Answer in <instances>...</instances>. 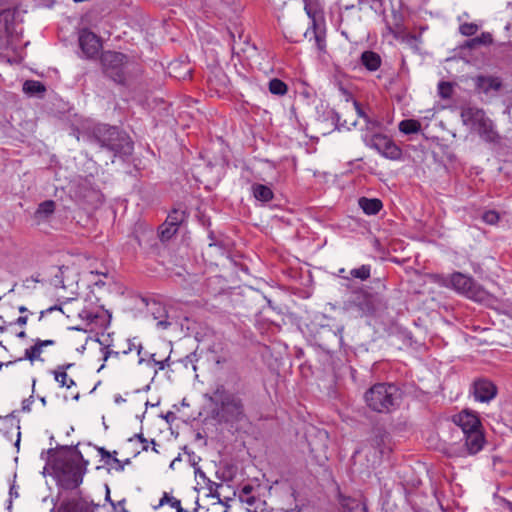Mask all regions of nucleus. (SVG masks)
I'll return each mask as SVG.
<instances>
[{
    "label": "nucleus",
    "mask_w": 512,
    "mask_h": 512,
    "mask_svg": "<svg viewBox=\"0 0 512 512\" xmlns=\"http://www.w3.org/2000/svg\"><path fill=\"white\" fill-rule=\"evenodd\" d=\"M453 422L462 431L458 456L466 457L479 453L486 443L482 423L478 414L465 409L453 416Z\"/></svg>",
    "instance_id": "1"
},
{
    "label": "nucleus",
    "mask_w": 512,
    "mask_h": 512,
    "mask_svg": "<svg viewBox=\"0 0 512 512\" xmlns=\"http://www.w3.org/2000/svg\"><path fill=\"white\" fill-rule=\"evenodd\" d=\"M213 400L217 406V417L221 422L234 425L246 420L243 400L223 385L216 387Z\"/></svg>",
    "instance_id": "2"
},
{
    "label": "nucleus",
    "mask_w": 512,
    "mask_h": 512,
    "mask_svg": "<svg viewBox=\"0 0 512 512\" xmlns=\"http://www.w3.org/2000/svg\"><path fill=\"white\" fill-rule=\"evenodd\" d=\"M366 405L377 413H390L399 406L400 389L392 383H376L364 394Z\"/></svg>",
    "instance_id": "3"
},
{
    "label": "nucleus",
    "mask_w": 512,
    "mask_h": 512,
    "mask_svg": "<svg viewBox=\"0 0 512 512\" xmlns=\"http://www.w3.org/2000/svg\"><path fill=\"white\" fill-rule=\"evenodd\" d=\"M93 140L104 149L117 155H127L133 150L129 137L117 127L100 124L93 129Z\"/></svg>",
    "instance_id": "4"
},
{
    "label": "nucleus",
    "mask_w": 512,
    "mask_h": 512,
    "mask_svg": "<svg viewBox=\"0 0 512 512\" xmlns=\"http://www.w3.org/2000/svg\"><path fill=\"white\" fill-rule=\"evenodd\" d=\"M53 470L58 484L64 489L77 488L85 474V468L74 459H55Z\"/></svg>",
    "instance_id": "5"
},
{
    "label": "nucleus",
    "mask_w": 512,
    "mask_h": 512,
    "mask_svg": "<svg viewBox=\"0 0 512 512\" xmlns=\"http://www.w3.org/2000/svg\"><path fill=\"white\" fill-rule=\"evenodd\" d=\"M443 285L453 289L458 294L476 301H481L484 297V290L481 286L471 276L461 272H454L448 277H445L443 279Z\"/></svg>",
    "instance_id": "6"
},
{
    "label": "nucleus",
    "mask_w": 512,
    "mask_h": 512,
    "mask_svg": "<svg viewBox=\"0 0 512 512\" xmlns=\"http://www.w3.org/2000/svg\"><path fill=\"white\" fill-rule=\"evenodd\" d=\"M104 74L117 84H125L128 57L116 51H105L101 56Z\"/></svg>",
    "instance_id": "7"
},
{
    "label": "nucleus",
    "mask_w": 512,
    "mask_h": 512,
    "mask_svg": "<svg viewBox=\"0 0 512 512\" xmlns=\"http://www.w3.org/2000/svg\"><path fill=\"white\" fill-rule=\"evenodd\" d=\"M365 145L376 150L381 156L389 160H400L401 148L388 136L380 133L363 136Z\"/></svg>",
    "instance_id": "8"
},
{
    "label": "nucleus",
    "mask_w": 512,
    "mask_h": 512,
    "mask_svg": "<svg viewBox=\"0 0 512 512\" xmlns=\"http://www.w3.org/2000/svg\"><path fill=\"white\" fill-rule=\"evenodd\" d=\"M344 308L347 311H355L360 316L371 315L375 310L373 296L363 289H357L344 302Z\"/></svg>",
    "instance_id": "9"
},
{
    "label": "nucleus",
    "mask_w": 512,
    "mask_h": 512,
    "mask_svg": "<svg viewBox=\"0 0 512 512\" xmlns=\"http://www.w3.org/2000/svg\"><path fill=\"white\" fill-rule=\"evenodd\" d=\"M78 40L83 57L87 59L95 58L102 48L100 38L88 29L80 31Z\"/></svg>",
    "instance_id": "10"
},
{
    "label": "nucleus",
    "mask_w": 512,
    "mask_h": 512,
    "mask_svg": "<svg viewBox=\"0 0 512 512\" xmlns=\"http://www.w3.org/2000/svg\"><path fill=\"white\" fill-rule=\"evenodd\" d=\"M473 395L475 400L487 403L496 397L497 387L492 381L480 378L473 383Z\"/></svg>",
    "instance_id": "11"
},
{
    "label": "nucleus",
    "mask_w": 512,
    "mask_h": 512,
    "mask_svg": "<svg viewBox=\"0 0 512 512\" xmlns=\"http://www.w3.org/2000/svg\"><path fill=\"white\" fill-rule=\"evenodd\" d=\"M207 84L210 90L215 91L217 95H221L227 91L229 79L222 68L216 67L210 71L207 78Z\"/></svg>",
    "instance_id": "12"
},
{
    "label": "nucleus",
    "mask_w": 512,
    "mask_h": 512,
    "mask_svg": "<svg viewBox=\"0 0 512 512\" xmlns=\"http://www.w3.org/2000/svg\"><path fill=\"white\" fill-rule=\"evenodd\" d=\"M96 506L93 502L82 497H75L63 501L57 508V512H94Z\"/></svg>",
    "instance_id": "13"
},
{
    "label": "nucleus",
    "mask_w": 512,
    "mask_h": 512,
    "mask_svg": "<svg viewBox=\"0 0 512 512\" xmlns=\"http://www.w3.org/2000/svg\"><path fill=\"white\" fill-rule=\"evenodd\" d=\"M305 13L310 20L309 27L304 34L305 36H307L310 32H312L313 35L326 32L324 8L305 11Z\"/></svg>",
    "instance_id": "14"
},
{
    "label": "nucleus",
    "mask_w": 512,
    "mask_h": 512,
    "mask_svg": "<svg viewBox=\"0 0 512 512\" xmlns=\"http://www.w3.org/2000/svg\"><path fill=\"white\" fill-rule=\"evenodd\" d=\"M460 116L463 124L472 129H475L488 117L483 109L472 106L463 107Z\"/></svg>",
    "instance_id": "15"
},
{
    "label": "nucleus",
    "mask_w": 512,
    "mask_h": 512,
    "mask_svg": "<svg viewBox=\"0 0 512 512\" xmlns=\"http://www.w3.org/2000/svg\"><path fill=\"white\" fill-rule=\"evenodd\" d=\"M474 130L485 142L494 144L500 142V135L496 130L494 122L489 117L485 118Z\"/></svg>",
    "instance_id": "16"
},
{
    "label": "nucleus",
    "mask_w": 512,
    "mask_h": 512,
    "mask_svg": "<svg viewBox=\"0 0 512 512\" xmlns=\"http://www.w3.org/2000/svg\"><path fill=\"white\" fill-rule=\"evenodd\" d=\"M476 89L488 94L490 91H499L502 81L499 77L479 75L475 78Z\"/></svg>",
    "instance_id": "17"
},
{
    "label": "nucleus",
    "mask_w": 512,
    "mask_h": 512,
    "mask_svg": "<svg viewBox=\"0 0 512 512\" xmlns=\"http://www.w3.org/2000/svg\"><path fill=\"white\" fill-rule=\"evenodd\" d=\"M339 504L342 512H368L367 504L358 498L339 495Z\"/></svg>",
    "instance_id": "18"
},
{
    "label": "nucleus",
    "mask_w": 512,
    "mask_h": 512,
    "mask_svg": "<svg viewBox=\"0 0 512 512\" xmlns=\"http://www.w3.org/2000/svg\"><path fill=\"white\" fill-rule=\"evenodd\" d=\"M360 63L370 72L378 70L381 66L382 60L378 53L366 50L361 54Z\"/></svg>",
    "instance_id": "19"
},
{
    "label": "nucleus",
    "mask_w": 512,
    "mask_h": 512,
    "mask_svg": "<svg viewBox=\"0 0 512 512\" xmlns=\"http://www.w3.org/2000/svg\"><path fill=\"white\" fill-rule=\"evenodd\" d=\"M358 205L366 215H376L383 208V203L378 198L360 197Z\"/></svg>",
    "instance_id": "20"
},
{
    "label": "nucleus",
    "mask_w": 512,
    "mask_h": 512,
    "mask_svg": "<svg viewBox=\"0 0 512 512\" xmlns=\"http://www.w3.org/2000/svg\"><path fill=\"white\" fill-rule=\"evenodd\" d=\"M251 193L257 201L262 203L270 202L274 198L271 187L260 183H253L251 185Z\"/></svg>",
    "instance_id": "21"
},
{
    "label": "nucleus",
    "mask_w": 512,
    "mask_h": 512,
    "mask_svg": "<svg viewBox=\"0 0 512 512\" xmlns=\"http://www.w3.org/2000/svg\"><path fill=\"white\" fill-rule=\"evenodd\" d=\"M371 265L363 264L358 268H353L350 270V276H343L344 279L349 280L350 278L359 279L361 281H366L371 276Z\"/></svg>",
    "instance_id": "22"
},
{
    "label": "nucleus",
    "mask_w": 512,
    "mask_h": 512,
    "mask_svg": "<svg viewBox=\"0 0 512 512\" xmlns=\"http://www.w3.org/2000/svg\"><path fill=\"white\" fill-rule=\"evenodd\" d=\"M55 207L56 204L53 200L43 201L38 205L35 216L39 219H46L54 213Z\"/></svg>",
    "instance_id": "23"
},
{
    "label": "nucleus",
    "mask_w": 512,
    "mask_h": 512,
    "mask_svg": "<svg viewBox=\"0 0 512 512\" xmlns=\"http://www.w3.org/2000/svg\"><path fill=\"white\" fill-rule=\"evenodd\" d=\"M398 128L403 134H415L421 130V123L415 119H405L399 123Z\"/></svg>",
    "instance_id": "24"
},
{
    "label": "nucleus",
    "mask_w": 512,
    "mask_h": 512,
    "mask_svg": "<svg viewBox=\"0 0 512 512\" xmlns=\"http://www.w3.org/2000/svg\"><path fill=\"white\" fill-rule=\"evenodd\" d=\"M23 91L28 95L41 94L46 91L45 85L37 80H26L23 84Z\"/></svg>",
    "instance_id": "25"
},
{
    "label": "nucleus",
    "mask_w": 512,
    "mask_h": 512,
    "mask_svg": "<svg viewBox=\"0 0 512 512\" xmlns=\"http://www.w3.org/2000/svg\"><path fill=\"white\" fill-rule=\"evenodd\" d=\"M269 92L273 95L283 96L288 91V86L282 80L273 78L268 83Z\"/></svg>",
    "instance_id": "26"
},
{
    "label": "nucleus",
    "mask_w": 512,
    "mask_h": 512,
    "mask_svg": "<svg viewBox=\"0 0 512 512\" xmlns=\"http://www.w3.org/2000/svg\"><path fill=\"white\" fill-rule=\"evenodd\" d=\"M185 211L181 209H173L166 218V225L180 226L185 219Z\"/></svg>",
    "instance_id": "27"
},
{
    "label": "nucleus",
    "mask_w": 512,
    "mask_h": 512,
    "mask_svg": "<svg viewBox=\"0 0 512 512\" xmlns=\"http://www.w3.org/2000/svg\"><path fill=\"white\" fill-rule=\"evenodd\" d=\"M253 487L245 485L239 492V499L241 502L246 503L249 507H254L257 499L251 495Z\"/></svg>",
    "instance_id": "28"
},
{
    "label": "nucleus",
    "mask_w": 512,
    "mask_h": 512,
    "mask_svg": "<svg viewBox=\"0 0 512 512\" xmlns=\"http://www.w3.org/2000/svg\"><path fill=\"white\" fill-rule=\"evenodd\" d=\"M42 351L43 350L41 349L40 345L35 341V344L33 346L25 350L24 357L19 358L18 361L25 359L33 362L35 360L41 359L40 356Z\"/></svg>",
    "instance_id": "29"
},
{
    "label": "nucleus",
    "mask_w": 512,
    "mask_h": 512,
    "mask_svg": "<svg viewBox=\"0 0 512 512\" xmlns=\"http://www.w3.org/2000/svg\"><path fill=\"white\" fill-rule=\"evenodd\" d=\"M53 374L55 380L59 383L61 387H66L67 389H70L72 386L75 385V381L68 377L67 372L56 369L53 372Z\"/></svg>",
    "instance_id": "30"
},
{
    "label": "nucleus",
    "mask_w": 512,
    "mask_h": 512,
    "mask_svg": "<svg viewBox=\"0 0 512 512\" xmlns=\"http://www.w3.org/2000/svg\"><path fill=\"white\" fill-rule=\"evenodd\" d=\"M136 350L139 356L138 364H142L146 361L145 357L141 356L143 351V346L140 342H137V338L128 340V349L123 351V354H128L131 351Z\"/></svg>",
    "instance_id": "31"
},
{
    "label": "nucleus",
    "mask_w": 512,
    "mask_h": 512,
    "mask_svg": "<svg viewBox=\"0 0 512 512\" xmlns=\"http://www.w3.org/2000/svg\"><path fill=\"white\" fill-rule=\"evenodd\" d=\"M57 449L70 450L71 446L58 445L56 448H49L48 450L43 451L41 453V459L45 460L47 463H51L53 465L54 460L56 459L55 458V453H56Z\"/></svg>",
    "instance_id": "32"
},
{
    "label": "nucleus",
    "mask_w": 512,
    "mask_h": 512,
    "mask_svg": "<svg viewBox=\"0 0 512 512\" xmlns=\"http://www.w3.org/2000/svg\"><path fill=\"white\" fill-rule=\"evenodd\" d=\"M492 43V36L489 33H482L480 36L467 41V46L474 48L477 45H487Z\"/></svg>",
    "instance_id": "33"
},
{
    "label": "nucleus",
    "mask_w": 512,
    "mask_h": 512,
    "mask_svg": "<svg viewBox=\"0 0 512 512\" xmlns=\"http://www.w3.org/2000/svg\"><path fill=\"white\" fill-rule=\"evenodd\" d=\"M114 455L117 454L116 451L113 452ZM130 460L126 459L124 462L113 456L110 460H105V464L110 466L112 469H115L118 472H122L124 470L125 464H129Z\"/></svg>",
    "instance_id": "34"
},
{
    "label": "nucleus",
    "mask_w": 512,
    "mask_h": 512,
    "mask_svg": "<svg viewBox=\"0 0 512 512\" xmlns=\"http://www.w3.org/2000/svg\"><path fill=\"white\" fill-rule=\"evenodd\" d=\"M482 220L486 224L495 225L500 220V215L495 210H487L482 214Z\"/></svg>",
    "instance_id": "35"
},
{
    "label": "nucleus",
    "mask_w": 512,
    "mask_h": 512,
    "mask_svg": "<svg viewBox=\"0 0 512 512\" xmlns=\"http://www.w3.org/2000/svg\"><path fill=\"white\" fill-rule=\"evenodd\" d=\"M438 92L441 98L448 99L452 95V85L449 82L441 81L438 84Z\"/></svg>",
    "instance_id": "36"
},
{
    "label": "nucleus",
    "mask_w": 512,
    "mask_h": 512,
    "mask_svg": "<svg viewBox=\"0 0 512 512\" xmlns=\"http://www.w3.org/2000/svg\"><path fill=\"white\" fill-rule=\"evenodd\" d=\"M459 30L464 36H472L478 31V26L474 23H464L460 25Z\"/></svg>",
    "instance_id": "37"
},
{
    "label": "nucleus",
    "mask_w": 512,
    "mask_h": 512,
    "mask_svg": "<svg viewBox=\"0 0 512 512\" xmlns=\"http://www.w3.org/2000/svg\"><path fill=\"white\" fill-rule=\"evenodd\" d=\"M178 226L166 225V222L161 226V237L163 239H170L178 230Z\"/></svg>",
    "instance_id": "38"
},
{
    "label": "nucleus",
    "mask_w": 512,
    "mask_h": 512,
    "mask_svg": "<svg viewBox=\"0 0 512 512\" xmlns=\"http://www.w3.org/2000/svg\"><path fill=\"white\" fill-rule=\"evenodd\" d=\"M79 317L83 320H86L89 323L98 324V320L101 318L98 314H95L88 310H83L79 313Z\"/></svg>",
    "instance_id": "39"
},
{
    "label": "nucleus",
    "mask_w": 512,
    "mask_h": 512,
    "mask_svg": "<svg viewBox=\"0 0 512 512\" xmlns=\"http://www.w3.org/2000/svg\"><path fill=\"white\" fill-rule=\"evenodd\" d=\"M302 1L304 4V11L324 8V3L322 0H302Z\"/></svg>",
    "instance_id": "40"
},
{
    "label": "nucleus",
    "mask_w": 512,
    "mask_h": 512,
    "mask_svg": "<svg viewBox=\"0 0 512 512\" xmlns=\"http://www.w3.org/2000/svg\"><path fill=\"white\" fill-rule=\"evenodd\" d=\"M180 500L175 497L170 496L168 493H164L162 498L160 499L159 506H163L165 504L170 505L172 508L179 506Z\"/></svg>",
    "instance_id": "41"
},
{
    "label": "nucleus",
    "mask_w": 512,
    "mask_h": 512,
    "mask_svg": "<svg viewBox=\"0 0 512 512\" xmlns=\"http://www.w3.org/2000/svg\"><path fill=\"white\" fill-rule=\"evenodd\" d=\"M316 43V47L319 51H325L326 49V32H322L316 35H313Z\"/></svg>",
    "instance_id": "42"
},
{
    "label": "nucleus",
    "mask_w": 512,
    "mask_h": 512,
    "mask_svg": "<svg viewBox=\"0 0 512 512\" xmlns=\"http://www.w3.org/2000/svg\"><path fill=\"white\" fill-rule=\"evenodd\" d=\"M331 333V336L335 339L337 345L339 347L342 346L343 344V332H344V327L343 326H340L337 328L336 331H329Z\"/></svg>",
    "instance_id": "43"
},
{
    "label": "nucleus",
    "mask_w": 512,
    "mask_h": 512,
    "mask_svg": "<svg viewBox=\"0 0 512 512\" xmlns=\"http://www.w3.org/2000/svg\"><path fill=\"white\" fill-rule=\"evenodd\" d=\"M367 130H375L380 128L381 123L376 119H370L369 117L365 120Z\"/></svg>",
    "instance_id": "44"
},
{
    "label": "nucleus",
    "mask_w": 512,
    "mask_h": 512,
    "mask_svg": "<svg viewBox=\"0 0 512 512\" xmlns=\"http://www.w3.org/2000/svg\"><path fill=\"white\" fill-rule=\"evenodd\" d=\"M34 402L33 395L29 396L28 398L24 399L22 401V411L23 412H30L31 411V405Z\"/></svg>",
    "instance_id": "45"
},
{
    "label": "nucleus",
    "mask_w": 512,
    "mask_h": 512,
    "mask_svg": "<svg viewBox=\"0 0 512 512\" xmlns=\"http://www.w3.org/2000/svg\"><path fill=\"white\" fill-rule=\"evenodd\" d=\"M120 352L109 349L108 347L103 348V360L107 361L109 357H119Z\"/></svg>",
    "instance_id": "46"
},
{
    "label": "nucleus",
    "mask_w": 512,
    "mask_h": 512,
    "mask_svg": "<svg viewBox=\"0 0 512 512\" xmlns=\"http://www.w3.org/2000/svg\"><path fill=\"white\" fill-rule=\"evenodd\" d=\"M125 500H121L119 501L117 504H113V508H114V512H129L126 508H125Z\"/></svg>",
    "instance_id": "47"
},
{
    "label": "nucleus",
    "mask_w": 512,
    "mask_h": 512,
    "mask_svg": "<svg viewBox=\"0 0 512 512\" xmlns=\"http://www.w3.org/2000/svg\"><path fill=\"white\" fill-rule=\"evenodd\" d=\"M98 452L104 462L105 460H110L113 457V455L103 447L98 448Z\"/></svg>",
    "instance_id": "48"
},
{
    "label": "nucleus",
    "mask_w": 512,
    "mask_h": 512,
    "mask_svg": "<svg viewBox=\"0 0 512 512\" xmlns=\"http://www.w3.org/2000/svg\"><path fill=\"white\" fill-rule=\"evenodd\" d=\"M55 310H59V311H62V308L58 305H55V306H51L49 308H47L46 310H42L40 312V315H39V321L42 320V318L44 317V315L48 314V313H51L52 311H55Z\"/></svg>",
    "instance_id": "49"
},
{
    "label": "nucleus",
    "mask_w": 512,
    "mask_h": 512,
    "mask_svg": "<svg viewBox=\"0 0 512 512\" xmlns=\"http://www.w3.org/2000/svg\"><path fill=\"white\" fill-rule=\"evenodd\" d=\"M366 5H369L371 9H375V5H377V3H372V0H358L359 10H362Z\"/></svg>",
    "instance_id": "50"
},
{
    "label": "nucleus",
    "mask_w": 512,
    "mask_h": 512,
    "mask_svg": "<svg viewBox=\"0 0 512 512\" xmlns=\"http://www.w3.org/2000/svg\"><path fill=\"white\" fill-rule=\"evenodd\" d=\"M354 107L359 117L363 118L364 121L369 117L361 108L360 104L357 101H354Z\"/></svg>",
    "instance_id": "51"
},
{
    "label": "nucleus",
    "mask_w": 512,
    "mask_h": 512,
    "mask_svg": "<svg viewBox=\"0 0 512 512\" xmlns=\"http://www.w3.org/2000/svg\"><path fill=\"white\" fill-rule=\"evenodd\" d=\"M331 120L335 123V128H336L337 130H340V126H339V124H340V122H341V117H340V115H339V113H338V112H336V111H333V112H332Z\"/></svg>",
    "instance_id": "52"
},
{
    "label": "nucleus",
    "mask_w": 512,
    "mask_h": 512,
    "mask_svg": "<svg viewBox=\"0 0 512 512\" xmlns=\"http://www.w3.org/2000/svg\"><path fill=\"white\" fill-rule=\"evenodd\" d=\"M169 357L164 359V360H160V361H155V364L157 367H158V370H164L168 365H169Z\"/></svg>",
    "instance_id": "53"
},
{
    "label": "nucleus",
    "mask_w": 512,
    "mask_h": 512,
    "mask_svg": "<svg viewBox=\"0 0 512 512\" xmlns=\"http://www.w3.org/2000/svg\"><path fill=\"white\" fill-rule=\"evenodd\" d=\"M36 342L40 345L41 349H43V347H47V346H53L55 344V341L54 340H41V339H36Z\"/></svg>",
    "instance_id": "54"
},
{
    "label": "nucleus",
    "mask_w": 512,
    "mask_h": 512,
    "mask_svg": "<svg viewBox=\"0 0 512 512\" xmlns=\"http://www.w3.org/2000/svg\"><path fill=\"white\" fill-rule=\"evenodd\" d=\"M134 438H137L143 444V450L146 451L148 449V440L144 438L142 433L135 434Z\"/></svg>",
    "instance_id": "55"
},
{
    "label": "nucleus",
    "mask_w": 512,
    "mask_h": 512,
    "mask_svg": "<svg viewBox=\"0 0 512 512\" xmlns=\"http://www.w3.org/2000/svg\"><path fill=\"white\" fill-rule=\"evenodd\" d=\"M11 11L10 10H2L0 11V21L4 20V21H8V17L11 16Z\"/></svg>",
    "instance_id": "56"
},
{
    "label": "nucleus",
    "mask_w": 512,
    "mask_h": 512,
    "mask_svg": "<svg viewBox=\"0 0 512 512\" xmlns=\"http://www.w3.org/2000/svg\"><path fill=\"white\" fill-rule=\"evenodd\" d=\"M27 321H28V316H19L16 321H15V324L17 325H20V326H24L27 324Z\"/></svg>",
    "instance_id": "57"
},
{
    "label": "nucleus",
    "mask_w": 512,
    "mask_h": 512,
    "mask_svg": "<svg viewBox=\"0 0 512 512\" xmlns=\"http://www.w3.org/2000/svg\"><path fill=\"white\" fill-rule=\"evenodd\" d=\"M171 323L167 320H160L157 322V327L161 329H167Z\"/></svg>",
    "instance_id": "58"
},
{
    "label": "nucleus",
    "mask_w": 512,
    "mask_h": 512,
    "mask_svg": "<svg viewBox=\"0 0 512 512\" xmlns=\"http://www.w3.org/2000/svg\"><path fill=\"white\" fill-rule=\"evenodd\" d=\"M145 356H147L149 358V360L147 362L148 364H155V361H157L154 353H151V354L145 353Z\"/></svg>",
    "instance_id": "59"
},
{
    "label": "nucleus",
    "mask_w": 512,
    "mask_h": 512,
    "mask_svg": "<svg viewBox=\"0 0 512 512\" xmlns=\"http://www.w3.org/2000/svg\"><path fill=\"white\" fill-rule=\"evenodd\" d=\"M339 126H340V130H341V129H347V130H350V129H351V127H350V126H348V124H347V121H346V120H344L343 122H340Z\"/></svg>",
    "instance_id": "60"
},
{
    "label": "nucleus",
    "mask_w": 512,
    "mask_h": 512,
    "mask_svg": "<svg viewBox=\"0 0 512 512\" xmlns=\"http://www.w3.org/2000/svg\"><path fill=\"white\" fill-rule=\"evenodd\" d=\"M71 366H72V364L60 365V366H58L57 370L66 372L67 369H69Z\"/></svg>",
    "instance_id": "61"
},
{
    "label": "nucleus",
    "mask_w": 512,
    "mask_h": 512,
    "mask_svg": "<svg viewBox=\"0 0 512 512\" xmlns=\"http://www.w3.org/2000/svg\"><path fill=\"white\" fill-rule=\"evenodd\" d=\"M209 238L211 240V242L209 243V246L212 247V246H217L218 244L216 242H214V235H213V232H210L209 233Z\"/></svg>",
    "instance_id": "62"
},
{
    "label": "nucleus",
    "mask_w": 512,
    "mask_h": 512,
    "mask_svg": "<svg viewBox=\"0 0 512 512\" xmlns=\"http://www.w3.org/2000/svg\"><path fill=\"white\" fill-rule=\"evenodd\" d=\"M504 507L509 512H512V502L511 501H506L505 504H504Z\"/></svg>",
    "instance_id": "63"
},
{
    "label": "nucleus",
    "mask_w": 512,
    "mask_h": 512,
    "mask_svg": "<svg viewBox=\"0 0 512 512\" xmlns=\"http://www.w3.org/2000/svg\"><path fill=\"white\" fill-rule=\"evenodd\" d=\"M504 507L509 512H512V502L511 501H506L505 504H504Z\"/></svg>",
    "instance_id": "64"
}]
</instances>
